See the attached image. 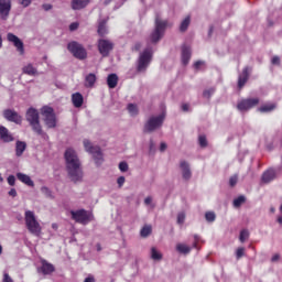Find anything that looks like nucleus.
<instances>
[{"label":"nucleus","instance_id":"nucleus-42","mask_svg":"<svg viewBox=\"0 0 282 282\" xmlns=\"http://www.w3.org/2000/svg\"><path fill=\"white\" fill-rule=\"evenodd\" d=\"M206 221H215L216 216L214 212H207L205 214Z\"/></svg>","mask_w":282,"mask_h":282},{"label":"nucleus","instance_id":"nucleus-19","mask_svg":"<svg viewBox=\"0 0 282 282\" xmlns=\"http://www.w3.org/2000/svg\"><path fill=\"white\" fill-rule=\"evenodd\" d=\"M28 149V143L25 141H17L15 142V155L17 158H21L23 153H25V150Z\"/></svg>","mask_w":282,"mask_h":282},{"label":"nucleus","instance_id":"nucleus-61","mask_svg":"<svg viewBox=\"0 0 282 282\" xmlns=\"http://www.w3.org/2000/svg\"><path fill=\"white\" fill-rule=\"evenodd\" d=\"M2 252H3V247H1L0 245V254H2Z\"/></svg>","mask_w":282,"mask_h":282},{"label":"nucleus","instance_id":"nucleus-23","mask_svg":"<svg viewBox=\"0 0 282 282\" xmlns=\"http://www.w3.org/2000/svg\"><path fill=\"white\" fill-rule=\"evenodd\" d=\"M142 44L141 43H137L134 44V46L132 47L133 52H139V58H138V72H142Z\"/></svg>","mask_w":282,"mask_h":282},{"label":"nucleus","instance_id":"nucleus-30","mask_svg":"<svg viewBox=\"0 0 282 282\" xmlns=\"http://www.w3.org/2000/svg\"><path fill=\"white\" fill-rule=\"evenodd\" d=\"M276 109V104H264L260 108H258V111L260 113H270V111H274Z\"/></svg>","mask_w":282,"mask_h":282},{"label":"nucleus","instance_id":"nucleus-4","mask_svg":"<svg viewBox=\"0 0 282 282\" xmlns=\"http://www.w3.org/2000/svg\"><path fill=\"white\" fill-rule=\"evenodd\" d=\"M24 221L26 229L31 235H34V237H41V224L39 220H36V215L32 210H26L24 214Z\"/></svg>","mask_w":282,"mask_h":282},{"label":"nucleus","instance_id":"nucleus-15","mask_svg":"<svg viewBox=\"0 0 282 282\" xmlns=\"http://www.w3.org/2000/svg\"><path fill=\"white\" fill-rule=\"evenodd\" d=\"M0 140L4 143L14 142V135L4 126H0Z\"/></svg>","mask_w":282,"mask_h":282},{"label":"nucleus","instance_id":"nucleus-1","mask_svg":"<svg viewBox=\"0 0 282 282\" xmlns=\"http://www.w3.org/2000/svg\"><path fill=\"white\" fill-rule=\"evenodd\" d=\"M169 25H171L169 23V20H163L159 15L155 18L154 30L149 36V43L151 44H148L142 52V69H147V67L151 65V61H153V52H155L153 45H156V43H160V41H162L164 32H166V28H169Z\"/></svg>","mask_w":282,"mask_h":282},{"label":"nucleus","instance_id":"nucleus-8","mask_svg":"<svg viewBox=\"0 0 282 282\" xmlns=\"http://www.w3.org/2000/svg\"><path fill=\"white\" fill-rule=\"evenodd\" d=\"M70 215L72 219L84 226H87V224L94 219V215L85 209L72 210Z\"/></svg>","mask_w":282,"mask_h":282},{"label":"nucleus","instance_id":"nucleus-53","mask_svg":"<svg viewBox=\"0 0 282 282\" xmlns=\"http://www.w3.org/2000/svg\"><path fill=\"white\" fill-rule=\"evenodd\" d=\"M271 63H272V65H279V63H281V59L279 58V56H274V57L271 59Z\"/></svg>","mask_w":282,"mask_h":282},{"label":"nucleus","instance_id":"nucleus-35","mask_svg":"<svg viewBox=\"0 0 282 282\" xmlns=\"http://www.w3.org/2000/svg\"><path fill=\"white\" fill-rule=\"evenodd\" d=\"M96 83V75L95 74H89L86 76V87H94Z\"/></svg>","mask_w":282,"mask_h":282},{"label":"nucleus","instance_id":"nucleus-50","mask_svg":"<svg viewBox=\"0 0 282 282\" xmlns=\"http://www.w3.org/2000/svg\"><path fill=\"white\" fill-rule=\"evenodd\" d=\"M19 1L23 6V8H28L32 3V0H19Z\"/></svg>","mask_w":282,"mask_h":282},{"label":"nucleus","instance_id":"nucleus-26","mask_svg":"<svg viewBox=\"0 0 282 282\" xmlns=\"http://www.w3.org/2000/svg\"><path fill=\"white\" fill-rule=\"evenodd\" d=\"M188 61H191V47L183 46V48H182L183 65H188Z\"/></svg>","mask_w":282,"mask_h":282},{"label":"nucleus","instance_id":"nucleus-59","mask_svg":"<svg viewBox=\"0 0 282 282\" xmlns=\"http://www.w3.org/2000/svg\"><path fill=\"white\" fill-rule=\"evenodd\" d=\"M271 261H279V254H274L272 258H271Z\"/></svg>","mask_w":282,"mask_h":282},{"label":"nucleus","instance_id":"nucleus-48","mask_svg":"<svg viewBox=\"0 0 282 282\" xmlns=\"http://www.w3.org/2000/svg\"><path fill=\"white\" fill-rule=\"evenodd\" d=\"M238 180H239V178L237 177V175L231 176V177L229 178V185H230V186H237Z\"/></svg>","mask_w":282,"mask_h":282},{"label":"nucleus","instance_id":"nucleus-22","mask_svg":"<svg viewBox=\"0 0 282 282\" xmlns=\"http://www.w3.org/2000/svg\"><path fill=\"white\" fill-rule=\"evenodd\" d=\"M84 100L85 99L83 98V95L80 93H75L72 95V102L74 107H76V109H79V107H83Z\"/></svg>","mask_w":282,"mask_h":282},{"label":"nucleus","instance_id":"nucleus-16","mask_svg":"<svg viewBox=\"0 0 282 282\" xmlns=\"http://www.w3.org/2000/svg\"><path fill=\"white\" fill-rule=\"evenodd\" d=\"M180 167L182 171L183 180H191L192 173H191V165H188V162L181 161Z\"/></svg>","mask_w":282,"mask_h":282},{"label":"nucleus","instance_id":"nucleus-29","mask_svg":"<svg viewBox=\"0 0 282 282\" xmlns=\"http://www.w3.org/2000/svg\"><path fill=\"white\" fill-rule=\"evenodd\" d=\"M41 272L43 274H52L54 272V265L45 260L42 261Z\"/></svg>","mask_w":282,"mask_h":282},{"label":"nucleus","instance_id":"nucleus-51","mask_svg":"<svg viewBox=\"0 0 282 282\" xmlns=\"http://www.w3.org/2000/svg\"><path fill=\"white\" fill-rule=\"evenodd\" d=\"M70 32H75V30H78V22H73L69 25Z\"/></svg>","mask_w":282,"mask_h":282},{"label":"nucleus","instance_id":"nucleus-63","mask_svg":"<svg viewBox=\"0 0 282 282\" xmlns=\"http://www.w3.org/2000/svg\"><path fill=\"white\" fill-rule=\"evenodd\" d=\"M150 149H151V151H153V143H151Z\"/></svg>","mask_w":282,"mask_h":282},{"label":"nucleus","instance_id":"nucleus-9","mask_svg":"<svg viewBox=\"0 0 282 282\" xmlns=\"http://www.w3.org/2000/svg\"><path fill=\"white\" fill-rule=\"evenodd\" d=\"M42 116L44 118V123L46 124L47 129H55L56 113L54 112V108L47 106L43 107Z\"/></svg>","mask_w":282,"mask_h":282},{"label":"nucleus","instance_id":"nucleus-21","mask_svg":"<svg viewBox=\"0 0 282 282\" xmlns=\"http://www.w3.org/2000/svg\"><path fill=\"white\" fill-rule=\"evenodd\" d=\"M17 177L19 182H22V184H25L26 186H34V181H32V178L28 174L18 172Z\"/></svg>","mask_w":282,"mask_h":282},{"label":"nucleus","instance_id":"nucleus-14","mask_svg":"<svg viewBox=\"0 0 282 282\" xmlns=\"http://www.w3.org/2000/svg\"><path fill=\"white\" fill-rule=\"evenodd\" d=\"M7 40L9 43H13L14 47H17L18 52L23 55L25 54V48L23 46V41L19 39V36L14 35L13 33H8L7 34Z\"/></svg>","mask_w":282,"mask_h":282},{"label":"nucleus","instance_id":"nucleus-36","mask_svg":"<svg viewBox=\"0 0 282 282\" xmlns=\"http://www.w3.org/2000/svg\"><path fill=\"white\" fill-rule=\"evenodd\" d=\"M41 193L48 199H54V194H52V189L47 186L41 187Z\"/></svg>","mask_w":282,"mask_h":282},{"label":"nucleus","instance_id":"nucleus-37","mask_svg":"<svg viewBox=\"0 0 282 282\" xmlns=\"http://www.w3.org/2000/svg\"><path fill=\"white\" fill-rule=\"evenodd\" d=\"M188 25H191V17H186L180 26L181 32H186V30H188Z\"/></svg>","mask_w":282,"mask_h":282},{"label":"nucleus","instance_id":"nucleus-47","mask_svg":"<svg viewBox=\"0 0 282 282\" xmlns=\"http://www.w3.org/2000/svg\"><path fill=\"white\" fill-rule=\"evenodd\" d=\"M198 142H199L200 147H206L208 144V142L206 141V137L205 135H199Z\"/></svg>","mask_w":282,"mask_h":282},{"label":"nucleus","instance_id":"nucleus-64","mask_svg":"<svg viewBox=\"0 0 282 282\" xmlns=\"http://www.w3.org/2000/svg\"><path fill=\"white\" fill-rule=\"evenodd\" d=\"M270 210H271V213H274V210H275V209H274L273 207H271V209H270Z\"/></svg>","mask_w":282,"mask_h":282},{"label":"nucleus","instance_id":"nucleus-54","mask_svg":"<svg viewBox=\"0 0 282 282\" xmlns=\"http://www.w3.org/2000/svg\"><path fill=\"white\" fill-rule=\"evenodd\" d=\"M9 195H10V197H17V189L15 188H11L9 191Z\"/></svg>","mask_w":282,"mask_h":282},{"label":"nucleus","instance_id":"nucleus-52","mask_svg":"<svg viewBox=\"0 0 282 282\" xmlns=\"http://www.w3.org/2000/svg\"><path fill=\"white\" fill-rule=\"evenodd\" d=\"M197 243H199V236L198 235H194L193 248H197Z\"/></svg>","mask_w":282,"mask_h":282},{"label":"nucleus","instance_id":"nucleus-43","mask_svg":"<svg viewBox=\"0 0 282 282\" xmlns=\"http://www.w3.org/2000/svg\"><path fill=\"white\" fill-rule=\"evenodd\" d=\"M186 220V214L184 212L178 213L177 215V224L182 225Z\"/></svg>","mask_w":282,"mask_h":282},{"label":"nucleus","instance_id":"nucleus-34","mask_svg":"<svg viewBox=\"0 0 282 282\" xmlns=\"http://www.w3.org/2000/svg\"><path fill=\"white\" fill-rule=\"evenodd\" d=\"M249 237H250V231H248V229H242L240 231L239 240L241 243H246V241H248Z\"/></svg>","mask_w":282,"mask_h":282},{"label":"nucleus","instance_id":"nucleus-62","mask_svg":"<svg viewBox=\"0 0 282 282\" xmlns=\"http://www.w3.org/2000/svg\"><path fill=\"white\" fill-rule=\"evenodd\" d=\"M0 182H3V176H1V174H0Z\"/></svg>","mask_w":282,"mask_h":282},{"label":"nucleus","instance_id":"nucleus-41","mask_svg":"<svg viewBox=\"0 0 282 282\" xmlns=\"http://www.w3.org/2000/svg\"><path fill=\"white\" fill-rule=\"evenodd\" d=\"M119 170L121 173H127L129 171V164L127 162H120Z\"/></svg>","mask_w":282,"mask_h":282},{"label":"nucleus","instance_id":"nucleus-24","mask_svg":"<svg viewBox=\"0 0 282 282\" xmlns=\"http://www.w3.org/2000/svg\"><path fill=\"white\" fill-rule=\"evenodd\" d=\"M22 72L23 74H26V76H37L39 74V70L36 69V67H34L33 64H28L23 66Z\"/></svg>","mask_w":282,"mask_h":282},{"label":"nucleus","instance_id":"nucleus-20","mask_svg":"<svg viewBox=\"0 0 282 282\" xmlns=\"http://www.w3.org/2000/svg\"><path fill=\"white\" fill-rule=\"evenodd\" d=\"M276 177V172L274 170H268L262 174L263 184H270Z\"/></svg>","mask_w":282,"mask_h":282},{"label":"nucleus","instance_id":"nucleus-3","mask_svg":"<svg viewBox=\"0 0 282 282\" xmlns=\"http://www.w3.org/2000/svg\"><path fill=\"white\" fill-rule=\"evenodd\" d=\"M25 118L34 133L41 135L42 138H47V133L43 132V128L41 127L39 110L35 108H29Z\"/></svg>","mask_w":282,"mask_h":282},{"label":"nucleus","instance_id":"nucleus-25","mask_svg":"<svg viewBox=\"0 0 282 282\" xmlns=\"http://www.w3.org/2000/svg\"><path fill=\"white\" fill-rule=\"evenodd\" d=\"M107 85L109 89H116V87H118V75L113 73L108 75Z\"/></svg>","mask_w":282,"mask_h":282},{"label":"nucleus","instance_id":"nucleus-11","mask_svg":"<svg viewBox=\"0 0 282 282\" xmlns=\"http://www.w3.org/2000/svg\"><path fill=\"white\" fill-rule=\"evenodd\" d=\"M12 10V0H0V20L8 21Z\"/></svg>","mask_w":282,"mask_h":282},{"label":"nucleus","instance_id":"nucleus-55","mask_svg":"<svg viewBox=\"0 0 282 282\" xmlns=\"http://www.w3.org/2000/svg\"><path fill=\"white\" fill-rule=\"evenodd\" d=\"M43 10H45V12H48V10H52V4H43L42 6Z\"/></svg>","mask_w":282,"mask_h":282},{"label":"nucleus","instance_id":"nucleus-7","mask_svg":"<svg viewBox=\"0 0 282 282\" xmlns=\"http://www.w3.org/2000/svg\"><path fill=\"white\" fill-rule=\"evenodd\" d=\"M84 147L87 153H90L93 155L97 166H100V164H102V151L100 150V147H94L91 142L87 139L84 140Z\"/></svg>","mask_w":282,"mask_h":282},{"label":"nucleus","instance_id":"nucleus-40","mask_svg":"<svg viewBox=\"0 0 282 282\" xmlns=\"http://www.w3.org/2000/svg\"><path fill=\"white\" fill-rule=\"evenodd\" d=\"M245 202H246V197L245 196H239L238 198H236L234 200L235 208H239V206H241V204H243Z\"/></svg>","mask_w":282,"mask_h":282},{"label":"nucleus","instance_id":"nucleus-57","mask_svg":"<svg viewBox=\"0 0 282 282\" xmlns=\"http://www.w3.org/2000/svg\"><path fill=\"white\" fill-rule=\"evenodd\" d=\"M84 282H96V279H94V276L89 275L88 278H86L84 280Z\"/></svg>","mask_w":282,"mask_h":282},{"label":"nucleus","instance_id":"nucleus-5","mask_svg":"<svg viewBox=\"0 0 282 282\" xmlns=\"http://www.w3.org/2000/svg\"><path fill=\"white\" fill-rule=\"evenodd\" d=\"M164 118H166V115L164 112L159 116L151 117L144 126V131H147L148 133L158 131V129H160V127L164 124Z\"/></svg>","mask_w":282,"mask_h":282},{"label":"nucleus","instance_id":"nucleus-44","mask_svg":"<svg viewBox=\"0 0 282 282\" xmlns=\"http://www.w3.org/2000/svg\"><path fill=\"white\" fill-rule=\"evenodd\" d=\"M204 67H206V62L204 61H198L194 64V68L197 70L204 69Z\"/></svg>","mask_w":282,"mask_h":282},{"label":"nucleus","instance_id":"nucleus-46","mask_svg":"<svg viewBox=\"0 0 282 282\" xmlns=\"http://www.w3.org/2000/svg\"><path fill=\"white\" fill-rule=\"evenodd\" d=\"M7 182L9 186H14L17 184V177L14 175H9Z\"/></svg>","mask_w":282,"mask_h":282},{"label":"nucleus","instance_id":"nucleus-6","mask_svg":"<svg viewBox=\"0 0 282 282\" xmlns=\"http://www.w3.org/2000/svg\"><path fill=\"white\" fill-rule=\"evenodd\" d=\"M67 50L75 58H78L79 61H85V58H87V50H85L83 44L76 41L68 43Z\"/></svg>","mask_w":282,"mask_h":282},{"label":"nucleus","instance_id":"nucleus-33","mask_svg":"<svg viewBox=\"0 0 282 282\" xmlns=\"http://www.w3.org/2000/svg\"><path fill=\"white\" fill-rule=\"evenodd\" d=\"M151 259L153 261H162V252L158 251L155 247L151 249Z\"/></svg>","mask_w":282,"mask_h":282},{"label":"nucleus","instance_id":"nucleus-39","mask_svg":"<svg viewBox=\"0 0 282 282\" xmlns=\"http://www.w3.org/2000/svg\"><path fill=\"white\" fill-rule=\"evenodd\" d=\"M242 257H246V248L239 247L236 250V259H237V261H239V259H241Z\"/></svg>","mask_w":282,"mask_h":282},{"label":"nucleus","instance_id":"nucleus-56","mask_svg":"<svg viewBox=\"0 0 282 282\" xmlns=\"http://www.w3.org/2000/svg\"><path fill=\"white\" fill-rule=\"evenodd\" d=\"M160 151H161V153H164V151H166V143H164V142L161 143Z\"/></svg>","mask_w":282,"mask_h":282},{"label":"nucleus","instance_id":"nucleus-27","mask_svg":"<svg viewBox=\"0 0 282 282\" xmlns=\"http://www.w3.org/2000/svg\"><path fill=\"white\" fill-rule=\"evenodd\" d=\"M143 204L148 210H153L156 206L155 198L153 196H147L143 199Z\"/></svg>","mask_w":282,"mask_h":282},{"label":"nucleus","instance_id":"nucleus-17","mask_svg":"<svg viewBox=\"0 0 282 282\" xmlns=\"http://www.w3.org/2000/svg\"><path fill=\"white\" fill-rule=\"evenodd\" d=\"M248 76H250V67H245L242 74L239 75L238 78V87L241 89L246 83H248Z\"/></svg>","mask_w":282,"mask_h":282},{"label":"nucleus","instance_id":"nucleus-12","mask_svg":"<svg viewBox=\"0 0 282 282\" xmlns=\"http://www.w3.org/2000/svg\"><path fill=\"white\" fill-rule=\"evenodd\" d=\"M257 105H259V98L242 99L238 102L237 109L239 111H249V109L257 107Z\"/></svg>","mask_w":282,"mask_h":282},{"label":"nucleus","instance_id":"nucleus-45","mask_svg":"<svg viewBox=\"0 0 282 282\" xmlns=\"http://www.w3.org/2000/svg\"><path fill=\"white\" fill-rule=\"evenodd\" d=\"M215 94V88H209L207 90H204L203 96L204 98H210Z\"/></svg>","mask_w":282,"mask_h":282},{"label":"nucleus","instance_id":"nucleus-18","mask_svg":"<svg viewBox=\"0 0 282 282\" xmlns=\"http://www.w3.org/2000/svg\"><path fill=\"white\" fill-rule=\"evenodd\" d=\"M89 6V0H72L70 8L72 10H84Z\"/></svg>","mask_w":282,"mask_h":282},{"label":"nucleus","instance_id":"nucleus-31","mask_svg":"<svg viewBox=\"0 0 282 282\" xmlns=\"http://www.w3.org/2000/svg\"><path fill=\"white\" fill-rule=\"evenodd\" d=\"M97 32H98L99 36H106V34H109V30L107 29L106 21L99 22Z\"/></svg>","mask_w":282,"mask_h":282},{"label":"nucleus","instance_id":"nucleus-38","mask_svg":"<svg viewBox=\"0 0 282 282\" xmlns=\"http://www.w3.org/2000/svg\"><path fill=\"white\" fill-rule=\"evenodd\" d=\"M153 232V227L151 225H145L142 228V237H149Z\"/></svg>","mask_w":282,"mask_h":282},{"label":"nucleus","instance_id":"nucleus-58","mask_svg":"<svg viewBox=\"0 0 282 282\" xmlns=\"http://www.w3.org/2000/svg\"><path fill=\"white\" fill-rule=\"evenodd\" d=\"M188 107H189L188 104H183L182 105V110L183 111H188Z\"/></svg>","mask_w":282,"mask_h":282},{"label":"nucleus","instance_id":"nucleus-13","mask_svg":"<svg viewBox=\"0 0 282 282\" xmlns=\"http://www.w3.org/2000/svg\"><path fill=\"white\" fill-rule=\"evenodd\" d=\"M3 117L9 122H14L15 124H21V122H23V117H21V115H19V112H17L12 109L4 110L3 111Z\"/></svg>","mask_w":282,"mask_h":282},{"label":"nucleus","instance_id":"nucleus-60","mask_svg":"<svg viewBox=\"0 0 282 282\" xmlns=\"http://www.w3.org/2000/svg\"><path fill=\"white\" fill-rule=\"evenodd\" d=\"M3 47V37L0 34V50Z\"/></svg>","mask_w":282,"mask_h":282},{"label":"nucleus","instance_id":"nucleus-32","mask_svg":"<svg viewBox=\"0 0 282 282\" xmlns=\"http://www.w3.org/2000/svg\"><path fill=\"white\" fill-rule=\"evenodd\" d=\"M127 110L132 118H134V116H138L140 113V110L138 109V105L135 104H128Z\"/></svg>","mask_w":282,"mask_h":282},{"label":"nucleus","instance_id":"nucleus-10","mask_svg":"<svg viewBox=\"0 0 282 282\" xmlns=\"http://www.w3.org/2000/svg\"><path fill=\"white\" fill-rule=\"evenodd\" d=\"M98 52L104 58H107L111 52H113V42L110 40L100 39L98 40Z\"/></svg>","mask_w":282,"mask_h":282},{"label":"nucleus","instance_id":"nucleus-2","mask_svg":"<svg viewBox=\"0 0 282 282\" xmlns=\"http://www.w3.org/2000/svg\"><path fill=\"white\" fill-rule=\"evenodd\" d=\"M64 159L66 163V171L72 182H74L75 184L76 182H83V167L76 150H74L73 148L66 149L64 153Z\"/></svg>","mask_w":282,"mask_h":282},{"label":"nucleus","instance_id":"nucleus-28","mask_svg":"<svg viewBox=\"0 0 282 282\" xmlns=\"http://www.w3.org/2000/svg\"><path fill=\"white\" fill-rule=\"evenodd\" d=\"M191 250H193V248L186 243H177L176 245V251L180 254H189Z\"/></svg>","mask_w":282,"mask_h":282},{"label":"nucleus","instance_id":"nucleus-49","mask_svg":"<svg viewBox=\"0 0 282 282\" xmlns=\"http://www.w3.org/2000/svg\"><path fill=\"white\" fill-rule=\"evenodd\" d=\"M124 182H126L124 176L118 177L117 184H118L119 188H122V186H124Z\"/></svg>","mask_w":282,"mask_h":282}]
</instances>
